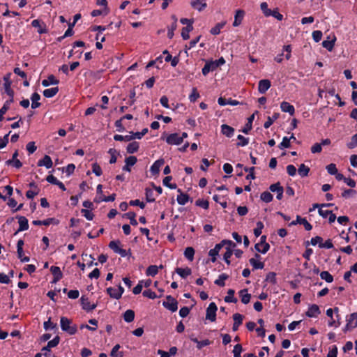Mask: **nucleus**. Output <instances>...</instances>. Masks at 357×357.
Returning a JSON list of instances; mask_svg holds the SVG:
<instances>
[{
  "label": "nucleus",
  "instance_id": "nucleus-44",
  "mask_svg": "<svg viewBox=\"0 0 357 357\" xmlns=\"http://www.w3.org/2000/svg\"><path fill=\"white\" fill-rule=\"evenodd\" d=\"M189 199L188 195L181 192L176 197V200L178 204L185 205Z\"/></svg>",
  "mask_w": 357,
  "mask_h": 357
},
{
  "label": "nucleus",
  "instance_id": "nucleus-54",
  "mask_svg": "<svg viewBox=\"0 0 357 357\" xmlns=\"http://www.w3.org/2000/svg\"><path fill=\"white\" fill-rule=\"evenodd\" d=\"M13 98H10L5 102L3 106L0 109V115H3L10 108V104L13 102Z\"/></svg>",
  "mask_w": 357,
  "mask_h": 357
},
{
  "label": "nucleus",
  "instance_id": "nucleus-43",
  "mask_svg": "<svg viewBox=\"0 0 357 357\" xmlns=\"http://www.w3.org/2000/svg\"><path fill=\"white\" fill-rule=\"evenodd\" d=\"M120 348L121 346L119 344H116L112 349L110 356L112 357H123V351H119Z\"/></svg>",
  "mask_w": 357,
  "mask_h": 357
},
{
  "label": "nucleus",
  "instance_id": "nucleus-30",
  "mask_svg": "<svg viewBox=\"0 0 357 357\" xmlns=\"http://www.w3.org/2000/svg\"><path fill=\"white\" fill-rule=\"evenodd\" d=\"M40 96L38 93H33L31 96V108L36 109L40 106Z\"/></svg>",
  "mask_w": 357,
  "mask_h": 357
},
{
  "label": "nucleus",
  "instance_id": "nucleus-42",
  "mask_svg": "<svg viewBox=\"0 0 357 357\" xmlns=\"http://www.w3.org/2000/svg\"><path fill=\"white\" fill-rule=\"evenodd\" d=\"M218 102L221 106H225L227 105H236L238 103L236 100H227L222 97L218 98Z\"/></svg>",
  "mask_w": 357,
  "mask_h": 357
},
{
  "label": "nucleus",
  "instance_id": "nucleus-51",
  "mask_svg": "<svg viewBox=\"0 0 357 357\" xmlns=\"http://www.w3.org/2000/svg\"><path fill=\"white\" fill-rule=\"evenodd\" d=\"M125 217L130 219V224L133 226H137L138 222L136 220V214L134 212H128L124 215Z\"/></svg>",
  "mask_w": 357,
  "mask_h": 357
},
{
  "label": "nucleus",
  "instance_id": "nucleus-19",
  "mask_svg": "<svg viewBox=\"0 0 357 357\" xmlns=\"http://www.w3.org/2000/svg\"><path fill=\"white\" fill-rule=\"evenodd\" d=\"M244 15H245L244 10H241V9L237 10L236 11V14L234 15V21L233 22V26L235 27L238 26L242 23Z\"/></svg>",
  "mask_w": 357,
  "mask_h": 357
},
{
  "label": "nucleus",
  "instance_id": "nucleus-31",
  "mask_svg": "<svg viewBox=\"0 0 357 357\" xmlns=\"http://www.w3.org/2000/svg\"><path fill=\"white\" fill-rule=\"evenodd\" d=\"M239 296L241 298V302L244 304H248L251 298V295L248 293V289H244L239 291Z\"/></svg>",
  "mask_w": 357,
  "mask_h": 357
},
{
  "label": "nucleus",
  "instance_id": "nucleus-28",
  "mask_svg": "<svg viewBox=\"0 0 357 357\" xmlns=\"http://www.w3.org/2000/svg\"><path fill=\"white\" fill-rule=\"evenodd\" d=\"M226 245V252H225L223 255V259L225 261V262L229 265L230 264V260L229 258L232 255L233 251L232 248L235 247V244L234 243L233 245Z\"/></svg>",
  "mask_w": 357,
  "mask_h": 357
},
{
  "label": "nucleus",
  "instance_id": "nucleus-25",
  "mask_svg": "<svg viewBox=\"0 0 357 357\" xmlns=\"http://www.w3.org/2000/svg\"><path fill=\"white\" fill-rule=\"evenodd\" d=\"M221 132L226 137H231L234 134V129L227 124H222L221 126Z\"/></svg>",
  "mask_w": 357,
  "mask_h": 357
},
{
  "label": "nucleus",
  "instance_id": "nucleus-36",
  "mask_svg": "<svg viewBox=\"0 0 357 357\" xmlns=\"http://www.w3.org/2000/svg\"><path fill=\"white\" fill-rule=\"evenodd\" d=\"M59 91L58 87H53L50 89H47L43 91V96L45 98H52L54 97Z\"/></svg>",
  "mask_w": 357,
  "mask_h": 357
},
{
  "label": "nucleus",
  "instance_id": "nucleus-3",
  "mask_svg": "<svg viewBox=\"0 0 357 357\" xmlns=\"http://www.w3.org/2000/svg\"><path fill=\"white\" fill-rule=\"evenodd\" d=\"M163 306L174 312H176L178 309V302L171 296H167L166 297V301L162 303Z\"/></svg>",
  "mask_w": 357,
  "mask_h": 357
},
{
  "label": "nucleus",
  "instance_id": "nucleus-5",
  "mask_svg": "<svg viewBox=\"0 0 357 357\" xmlns=\"http://www.w3.org/2000/svg\"><path fill=\"white\" fill-rule=\"evenodd\" d=\"M218 307L215 303H211L206 309V319L211 321H215Z\"/></svg>",
  "mask_w": 357,
  "mask_h": 357
},
{
  "label": "nucleus",
  "instance_id": "nucleus-18",
  "mask_svg": "<svg viewBox=\"0 0 357 357\" xmlns=\"http://www.w3.org/2000/svg\"><path fill=\"white\" fill-rule=\"evenodd\" d=\"M18 219L19 228L16 233L27 230L29 229L28 220L24 216H18L17 217Z\"/></svg>",
  "mask_w": 357,
  "mask_h": 357
},
{
  "label": "nucleus",
  "instance_id": "nucleus-41",
  "mask_svg": "<svg viewBox=\"0 0 357 357\" xmlns=\"http://www.w3.org/2000/svg\"><path fill=\"white\" fill-rule=\"evenodd\" d=\"M234 290L229 289L227 291V295L225 298V301L227 303H236L237 299L234 297Z\"/></svg>",
  "mask_w": 357,
  "mask_h": 357
},
{
  "label": "nucleus",
  "instance_id": "nucleus-38",
  "mask_svg": "<svg viewBox=\"0 0 357 357\" xmlns=\"http://www.w3.org/2000/svg\"><path fill=\"white\" fill-rule=\"evenodd\" d=\"M195 252L193 248L188 247L184 251V256L188 260L192 261L194 259Z\"/></svg>",
  "mask_w": 357,
  "mask_h": 357
},
{
  "label": "nucleus",
  "instance_id": "nucleus-58",
  "mask_svg": "<svg viewBox=\"0 0 357 357\" xmlns=\"http://www.w3.org/2000/svg\"><path fill=\"white\" fill-rule=\"evenodd\" d=\"M114 140L116 141H126V142H129V141H131L132 140V137L130 135H115L114 136Z\"/></svg>",
  "mask_w": 357,
  "mask_h": 357
},
{
  "label": "nucleus",
  "instance_id": "nucleus-32",
  "mask_svg": "<svg viewBox=\"0 0 357 357\" xmlns=\"http://www.w3.org/2000/svg\"><path fill=\"white\" fill-rule=\"evenodd\" d=\"M30 187L34 188V190H29L26 192V196L28 199H33L39 192V189L34 183L29 184Z\"/></svg>",
  "mask_w": 357,
  "mask_h": 357
},
{
  "label": "nucleus",
  "instance_id": "nucleus-9",
  "mask_svg": "<svg viewBox=\"0 0 357 357\" xmlns=\"http://www.w3.org/2000/svg\"><path fill=\"white\" fill-rule=\"evenodd\" d=\"M165 160L162 158L158 159L151 166L150 172L153 176L159 174L160 167L164 165Z\"/></svg>",
  "mask_w": 357,
  "mask_h": 357
},
{
  "label": "nucleus",
  "instance_id": "nucleus-6",
  "mask_svg": "<svg viewBox=\"0 0 357 357\" xmlns=\"http://www.w3.org/2000/svg\"><path fill=\"white\" fill-rule=\"evenodd\" d=\"M124 291V289L119 285L117 287H109L107 289V294L110 296L111 298L115 299H119L123 293Z\"/></svg>",
  "mask_w": 357,
  "mask_h": 357
},
{
  "label": "nucleus",
  "instance_id": "nucleus-33",
  "mask_svg": "<svg viewBox=\"0 0 357 357\" xmlns=\"http://www.w3.org/2000/svg\"><path fill=\"white\" fill-rule=\"evenodd\" d=\"M176 272L178 275H179L182 278H186L188 276L191 275L192 271L190 268H176Z\"/></svg>",
  "mask_w": 357,
  "mask_h": 357
},
{
  "label": "nucleus",
  "instance_id": "nucleus-26",
  "mask_svg": "<svg viewBox=\"0 0 357 357\" xmlns=\"http://www.w3.org/2000/svg\"><path fill=\"white\" fill-rule=\"evenodd\" d=\"M81 303L82 308L86 311H91L96 308V305L95 304H91L89 299L82 296L81 298Z\"/></svg>",
  "mask_w": 357,
  "mask_h": 357
},
{
  "label": "nucleus",
  "instance_id": "nucleus-14",
  "mask_svg": "<svg viewBox=\"0 0 357 357\" xmlns=\"http://www.w3.org/2000/svg\"><path fill=\"white\" fill-rule=\"evenodd\" d=\"M271 84L268 79H261L259 82L258 91L260 93H265L271 87Z\"/></svg>",
  "mask_w": 357,
  "mask_h": 357
},
{
  "label": "nucleus",
  "instance_id": "nucleus-20",
  "mask_svg": "<svg viewBox=\"0 0 357 357\" xmlns=\"http://www.w3.org/2000/svg\"><path fill=\"white\" fill-rule=\"evenodd\" d=\"M38 166H39V167L44 166L47 169H50V168L52 167L53 162H52L51 158L49 155H45L43 159L40 160L38 162Z\"/></svg>",
  "mask_w": 357,
  "mask_h": 357
},
{
  "label": "nucleus",
  "instance_id": "nucleus-11",
  "mask_svg": "<svg viewBox=\"0 0 357 357\" xmlns=\"http://www.w3.org/2000/svg\"><path fill=\"white\" fill-rule=\"evenodd\" d=\"M335 40L336 37L335 35L329 36L326 40L322 42V45L324 48L331 52L333 49Z\"/></svg>",
  "mask_w": 357,
  "mask_h": 357
},
{
  "label": "nucleus",
  "instance_id": "nucleus-39",
  "mask_svg": "<svg viewBox=\"0 0 357 357\" xmlns=\"http://www.w3.org/2000/svg\"><path fill=\"white\" fill-rule=\"evenodd\" d=\"M139 143L137 142H132L128 144L126 148V151L129 153H134L137 152L139 149Z\"/></svg>",
  "mask_w": 357,
  "mask_h": 357
},
{
  "label": "nucleus",
  "instance_id": "nucleus-56",
  "mask_svg": "<svg viewBox=\"0 0 357 357\" xmlns=\"http://www.w3.org/2000/svg\"><path fill=\"white\" fill-rule=\"evenodd\" d=\"M237 139L239 140L236 144L238 146H245L249 144V139L241 135H238Z\"/></svg>",
  "mask_w": 357,
  "mask_h": 357
},
{
  "label": "nucleus",
  "instance_id": "nucleus-22",
  "mask_svg": "<svg viewBox=\"0 0 357 357\" xmlns=\"http://www.w3.org/2000/svg\"><path fill=\"white\" fill-rule=\"evenodd\" d=\"M116 198V195L112 194L109 196L105 197L103 195H97L95 199L94 202L96 203H100L102 202H114Z\"/></svg>",
  "mask_w": 357,
  "mask_h": 357
},
{
  "label": "nucleus",
  "instance_id": "nucleus-7",
  "mask_svg": "<svg viewBox=\"0 0 357 357\" xmlns=\"http://www.w3.org/2000/svg\"><path fill=\"white\" fill-rule=\"evenodd\" d=\"M10 73L7 74L4 77V83L3 87L6 93L10 97V98H13V91L11 89V81H10Z\"/></svg>",
  "mask_w": 357,
  "mask_h": 357
},
{
  "label": "nucleus",
  "instance_id": "nucleus-17",
  "mask_svg": "<svg viewBox=\"0 0 357 357\" xmlns=\"http://www.w3.org/2000/svg\"><path fill=\"white\" fill-rule=\"evenodd\" d=\"M280 109L283 112L289 113L291 116L294 115L295 113L294 107L286 101H283L281 102Z\"/></svg>",
  "mask_w": 357,
  "mask_h": 357
},
{
  "label": "nucleus",
  "instance_id": "nucleus-34",
  "mask_svg": "<svg viewBox=\"0 0 357 357\" xmlns=\"http://www.w3.org/2000/svg\"><path fill=\"white\" fill-rule=\"evenodd\" d=\"M347 323L348 324V326H351V327L356 328L357 327V313L354 312L351 314L347 318Z\"/></svg>",
  "mask_w": 357,
  "mask_h": 357
},
{
  "label": "nucleus",
  "instance_id": "nucleus-23",
  "mask_svg": "<svg viewBox=\"0 0 357 357\" xmlns=\"http://www.w3.org/2000/svg\"><path fill=\"white\" fill-rule=\"evenodd\" d=\"M18 156V151H15L13 155L11 160H8L6 162L8 165H12L13 167L19 169L22 166V163L17 158Z\"/></svg>",
  "mask_w": 357,
  "mask_h": 357
},
{
  "label": "nucleus",
  "instance_id": "nucleus-10",
  "mask_svg": "<svg viewBox=\"0 0 357 357\" xmlns=\"http://www.w3.org/2000/svg\"><path fill=\"white\" fill-rule=\"evenodd\" d=\"M320 313L321 311L319 307L316 304H312L308 306L306 315L308 317H317Z\"/></svg>",
  "mask_w": 357,
  "mask_h": 357
},
{
  "label": "nucleus",
  "instance_id": "nucleus-52",
  "mask_svg": "<svg viewBox=\"0 0 357 357\" xmlns=\"http://www.w3.org/2000/svg\"><path fill=\"white\" fill-rule=\"evenodd\" d=\"M260 198L263 202L269 203L273 200V197L271 192L265 191L261 194Z\"/></svg>",
  "mask_w": 357,
  "mask_h": 357
},
{
  "label": "nucleus",
  "instance_id": "nucleus-57",
  "mask_svg": "<svg viewBox=\"0 0 357 357\" xmlns=\"http://www.w3.org/2000/svg\"><path fill=\"white\" fill-rule=\"evenodd\" d=\"M53 218H47L45 220H33L32 224L34 225H45L47 226L53 222Z\"/></svg>",
  "mask_w": 357,
  "mask_h": 357
},
{
  "label": "nucleus",
  "instance_id": "nucleus-24",
  "mask_svg": "<svg viewBox=\"0 0 357 357\" xmlns=\"http://www.w3.org/2000/svg\"><path fill=\"white\" fill-rule=\"evenodd\" d=\"M233 319H234V324H233V327H232V329L234 331H236L240 325H241L242 322H243V315L238 314V313H236L233 315Z\"/></svg>",
  "mask_w": 357,
  "mask_h": 357
},
{
  "label": "nucleus",
  "instance_id": "nucleus-2",
  "mask_svg": "<svg viewBox=\"0 0 357 357\" xmlns=\"http://www.w3.org/2000/svg\"><path fill=\"white\" fill-rule=\"evenodd\" d=\"M225 245H233L234 243L230 240H222L220 243L216 244L214 248L209 250L208 255L211 257V261L213 263L216 261L220 250Z\"/></svg>",
  "mask_w": 357,
  "mask_h": 357
},
{
  "label": "nucleus",
  "instance_id": "nucleus-48",
  "mask_svg": "<svg viewBox=\"0 0 357 357\" xmlns=\"http://www.w3.org/2000/svg\"><path fill=\"white\" fill-rule=\"evenodd\" d=\"M158 273V267L155 265L149 266L146 271V274L148 276H155Z\"/></svg>",
  "mask_w": 357,
  "mask_h": 357
},
{
  "label": "nucleus",
  "instance_id": "nucleus-13",
  "mask_svg": "<svg viewBox=\"0 0 357 357\" xmlns=\"http://www.w3.org/2000/svg\"><path fill=\"white\" fill-rule=\"evenodd\" d=\"M249 261L255 269H262L264 267V264L260 261V255L258 254H256L255 257L251 258Z\"/></svg>",
  "mask_w": 357,
  "mask_h": 357
},
{
  "label": "nucleus",
  "instance_id": "nucleus-12",
  "mask_svg": "<svg viewBox=\"0 0 357 357\" xmlns=\"http://www.w3.org/2000/svg\"><path fill=\"white\" fill-rule=\"evenodd\" d=\"M297 224L303 225L307 231H310L312 228L311 224L309 223L305 218H303L299 215L297 216L296 220H294L290 223V225H295Z\"/></svg>",
  "mask_w": 357,
  "mask_h": 357
},
{
  "label": "nucleus",
  "instance_id": "nucleus-29",
  "mask_svg": "<svg viewBox=\"0 0 357 357\" xmlns=\"http://www.w3.org/2000/svg\"><path fill=\"white\" fill-rule=\"evenodd\" d=\"M59 82V81L53 75H50L47 77V79L42 81V85L45 87H47L50 84H58Z\"/></svg>",
  "mask_w": 357,
  "mask_h": 357
},
{
  "label": "nucleus",
  "instance_id": "nucleus-21",
  "mask_svg": "<svg viewBox=\"0 0 357 357\" xmlns=\"http://www.w3.org/2000/svg\"><path fill=\"white\" fill-rule=\"evenodd\" d=\"M31 25L38 29V32L39 33H47V29L45 28V25L44 23L41 22L39 20H34L31 22Z\"/></svg>",
  "mask_w": 357,
  "mask_h": 357
},
{
  "label": "nucleus",
  "instance_id": "nucleus-1",
  "mask_svg": "<svg viewBox=\"0 0 357 357\" xmlns=\"http://www.w3.org/2000/svg\"><path fill=\"white\" fill-rule=\"evenodd\" d=\"M60 325L61 330L70 335H75L77 331L76 324H74L72 320L66 317H61Z\"/></svg>",
  "mask_w": 357,
  "mask_h": 357
},
{
  "label": "nucleus",
  "instance_id": "nucleus-59",
  "mask_svg": "<svg viewBox=\"0 0 357 357\" xmlns=\"http://www.w3.org/2000/svg\"><path fill=\"white\" fill-rule=\"evenodd\" d=\"M278 114H275L273 116V117L268 116L267 121L264 124V127L265 128H268L273 123L274 121L278 119Z\"/></svg>",
  "mask_w": 357,
  "mask_h": 357
},
{
  "label": "nucleus",
  "instance_id": "nucleus-8",
  "mask_svg": "<svg viewBox=\"0 0 357 357\" xmlns=\"http://www.w3.org/2000/svg\"><path fill=\"white\" fill-rule=\"evenodd\" d=\"M190 6L195 10L202 12L207 7L206 0H192Z\"/></svg>",
  "mask_w": 357,
  "mask_h": 357
},
{
  "label": "nucleus",
  "instance_id": "nucleus-53",
  "mask_svg": "<svg viewBox=\"0 0 357 357\" xmlns=\"http://www.w3.org/2000/svg\"><path fill=\"white\" fill-rule=\"evenodd\" d=\"M172 179V178L170 176H167L165 177L162 181L163 185L169 188L170 189H175L176 188V185L175 183H170Z\"/></svg>",
  "mask_w": 357,
  "mask_h": 357
},
{
  "label": "nucleus",
  "instance_id": "nucleus-15",
  "mask_svg": "<svg viewBox=\"0 0 357 357\" xmlns=\"http://www.w3.org/2000/svg\"><path fill=\"white\" fill-rule=\"evenodd\" d=\"M214 63L213 61H206V63L202 68V74L206 76L210 72L214 71L217 69V66Z\"/></svg>",
  "mask_w": 357,
  "mask_h": 357
},
{
  "label": "nucleus",
  "instance_id": "nucleus-55",
  "mask_svg": "<svg viewBox=\"0 0 357 357\" xmlns=\"http://www.w3.org/2000/svg\"><path fill=\"white\" fill-rule=\"evenodd\" d=\"M260 8H261V10H262L264 15L266 16V17H269L271 16V10L268 8V3L266 2H262L261 4H260Z\"/></svg>",
  "mask_w": 357,
  "mask_h": 357
},
{
  "label": "nucleus",
  "instance_id": "nucleus-4",
  "mask_svg": "<svg viewBox=\"0 0 357 357\" xmlns=\"http://www.w3.org/2000/svg\"><path fill=\"white\" fill-rule=\"evenodd\" d=\"M165 142L169 145H180L182 144V137L178 133L167 134Z\"/></svg>",
  "mask_w": 357,
  "mask_h": 357
},
{
  "label": "nucleus",
  "instance_id": "nucleus-61",
  "mask_svg": "<svg viewBox=\"0 0 357 357\" xmlns=\"http://www.w3.org/2000/svg\"><path fill=\"white\" fill-rule=\"evenodd\" d=\"M119 245H120V242L119 241H112L109 244V248L112 249L115 253H117V251L121 248H120Z\"/></svg>",
  "mask_w": 357,
  "mask_h": 357
},
{
  "label": "nucleus",
  "instance_id": "nucleus-49",
  "mask_svg": "<svg viewBox=\"0 0 357 357\" xmlns=\"http://www.w3.org/2000/svg\"><path fill=\"white\" fill-rule=\"evenodd\" d=\"M225 22L218 23L214 27H213L210 32L213 35H218L220 33L221 29L225 26Z\"/></svg>",
  "mask_w": 357,
  "mask_h": 357
},
{
  "label": "nucleus",
  "instance_id": "nucleus-47",
  "mask_svg": "<svg viewBox=\"0 0 357 357\" xmlns=\"http://www.w3.org/2000/svg\"><path fill=\"white\" fill-rule=\"evenodd\" d=\"M298 172L301 177H305L308 175L310 168L304 164H301L298 167Z\"/></svg>",
  "mask_w": 357,
  "mask_h": 357
},
{
  "label": "nucleus",
  "instance_id": "nucleus-50",
  "mask_svg": "<svg viewBox=\"0 0 357 357\" xmlns=\"http://www.w3.org/2000/svg\"><path fill=\"white\" fill-rule=\"evenodd\" d=\"M320 277L322 280L329 283L333 281V277L328 271H322L320 273Z\"/></svg>",
  "mask_w": 357,
  "mask_h": 357
},
{
  "label": "nucleus",
  "instance_id": "nucleus-35",
  "mask_svg": "<svg viewBox=\"0 0 357 357\" xmlns=\"http://www.w3.org/2000/svg\"><path fill=\"white\" fill-rule=\"evenodd\" d=\"M135 319V312L132 310H127L123 313V319L127 323L132 322Z\"/></svg>",
  "mask_w": 357,
  "mask_h": 357
},
{
  "label": "nucleus",
  "instance_id": "nucleus-16",
  "mask_svg": "<svg viewBox=\"0 0 357 357\" xmlns=\"http://www.w3.org/2000/svg\"><path fill=\"white\" fill-rule=\"evenodd\" d=\"M50 271L54 276L53 282L56 283L63 278V273L59 266H52Z\"/></svg>",
  "mask_w": 357,
  "mask_h": 357
},
{
  "label": "nucleus",
  "instance_id": "nucleus-45",
  "mask_svg": "<svg viewBox=\"0 0 357 357\" xmlns=\"http://www.w3.org/2000/svg\"><path fill=\"white\" fill-rule=\"evenodd\" d=\"M228 278V275L225 273H222L219 275L218 278L215 280L214 283L220 287L225 285V280Z\"/></svg>",
  "mask_w": 357,
  "mask_h": 357
},
{
  "label": "nucleus",
  "instance_id": "nucleus-62",
  "mask_svg": "<svg viewBox=\"0 0 357 357\" xmlns=\"http://www.w3.org/2000/svg\"><path fill=\"white\" fill-rule=\"evenodd\" d=\"M199 98V94L197 92L196 88H193L191 93L189 96V100L190 102H195Z\"/></svg>",
  "mask_w": 357,
  "mask_h": 357
},
{
  "label": "nucleus",
  "instance_id": "nucleus-63",
  "mask_svg": "<svg viewBox=\"0 0 357 357\" xmlns=\"http://www.w3.org/2000/svg\"><path fill=\"white\" fill-rule=\"evenodd\" d=\"M242 346L239 344L234 346L233 349L234 357H241Z\"/></svg>",
  "mask_w": 357,
  "mask_h": 357
},
{
  "label": "nucleus",
  "instance_id": "nucleus-64",
  "mask_svg": "<svg viewBox=\"0 0 357 357\" xmlns=\"http://www.w3.org/2000/svg\"><path fill=\"white\" fill-rule=\"evenodd\" d=\"M357 146V133L352 136L351 140L347 144L349 149H354Z\"/></svg>",
  "mask_w": 357,
  "mask_h": 357
},
{
  "label": "nucleus",
  "instance_id": "nucleus-27",
  "mask_svg": "<svg viewBox=\"0 0 357 357\" xmlns=\"http://www.w3.org/2000/svg\"><path fill=\"white\" fill-rule=\"evenodd\" d=\"M255 247V249L259 252H261L262 254L266 253L270 248L269 244L266 242H259V243H257Z\"/></svg>",
  "mask_w": 357,
  "mask_h": 357
},
{
  "label": "nucleus",
  "instance_id": "nucleus-40",
  "mask_svg": "<svg viewBox=\"0 0 357 357\" xmlns=\"http://www.w3.org/2000/svg\"><path fill=\"white\" fill-rule=\"evenodd\" d=\"M193 26L191 24H189V26H186L185 27H183L181 31V36L183 40H188L190 38L189 33L192 31Z\"/></svg>",
  "mask_w": 357,
  "mask_h": 357
},
{
  "label": "nucleus",
  "instance_id": "nucleus-46",
  "mask_svg": "<svg viewBox=\"0 0 357 357\" xmlns=\"http://www.w3.org/2000/svg\"><path fill=\"white\" fill-rule=\"evenodd\" d=\"M336 319H332L328 321V326L329 327L338 328L341 325L340 317L339 314L335 315Z\"/></svg>",
  "mask_w": 357,
  "mask_h": 357
},
{
  "label": "nucleus",
  "instance_id": "nucleus-60",
  "mask_svg": "<svg viewBox=\"0 0 357 357\" xmlns=\"http://www.w3.org/2000/svg\"><path fill=\"white\" fill-rule=\"evenodd\" d=\"M92 172L97 176H100L102 174V169H101L100 166L98 163H93L92 165Z\"/></svg>",
  "mask_w": 357,
  "mask_h": 357
},
{
  "label": "nucleus",
  "instance_id": "nucleus-37",
  "mask_svg": "<svg viewBox=\"0 0 357 357\" xmlns=\"http://www.w3.org/2000/svg\"><path fill=\"white\" fill-rule=\"evenodd\" d=\"M291 139L295 140L296 137L294 135H291L290 137H284L282 142L279 144V148L280 149H284L289 147L290 146V140Z\"/></svg>",
  "mask_w": 357,
  "mask_h": 357
}]
</instances>
